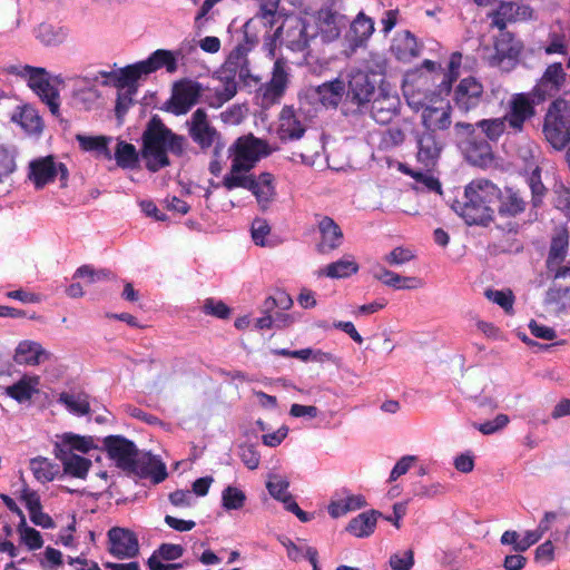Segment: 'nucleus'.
<instances>
[{
	"label": "nucleus",
	"instance_id": "nucleus-10",
	"mask_svg": "<svg viewBox=\"0 0 570 570\" xmlns=\"http://www.w3.org/2000/svg\"><path fill=\"white\" fill-rule=\"evenodd\" d=\"M421 124L425 131L441 132L450 128L452 124V107L448 100L433 96L421 110Z\"/></svg>",
	"mask_w": 570,
	"mask_h": 570
},
{
	"label": "nucleus",
	"instance_id": "nucleus-34",
	"mask_svg": "<svg viewBox=\"0 0 570 570\" xmlns=\"http://www.w3.org/2000/svg\"><path fill=\"white\" fill-rule=\"evenodd\" d=\"M58 448L65 451H78L86 454L90 450L96 449V444L92 436H83L68 432L61 436V441L59 443L55 444L53 452H56Z\"/></svg>",
	"mask_w": 570,
	"mask_h": 570
},
{
	"label": "nucleus",
	"instance_id": "nucleus-14",
	"mask_svg": "<svg viewBox=\"0 0 570 570\" xmlns=\"http://www.w3.org/2000/svg\"><path fill=\"white\" fill-rule=\"evenodd\" d=\"M483 92V85L476 78H463L454 90L455 106L461 111L469 112L481 104Z\"/></svg>",
	"mask_w": 570,
	"mask_h": 570
},
{
	"label": "nucleus",
	"instance_id": "nucleus-58",
	"mask_svg": "<svg viewBox=\"0 0 570 570\" xmlns=\"http://www.w3.org/2000/svg\"><path fill=\"white\" fill-rule=\"evenodd\" d=\"M393 570H410L414 564V553L412 550H404L391 556L389 561Z\"/></svg>",
	"mask_w": 570,
	"mask_h": 570
},
{
	"label": "nucleus",
	"instance_id": "nucleus-43",
	"mask_svg": "<svg viewBox=\"0 0 570 570\" xmlns=\"http://www.w3.org/2000/svg\"><path fill=\"white\" fill-rule=\"evenodd\" d=\"M569 245V236L566 230L559 232L552 239L550 253L548 257V268L549 271H553L554 266L561 264L567 255V249Z\"/></svg>",
	"mask_w": 570,
	"mask_h": 570
},
{
	"label": "nucleus",
	"instance_id": "nucleus-1",
	"mask_svg": "<svg viewBox=\"0 0 570 570\" xmlns=\"http://www.w3.org/2000/svg\"><path fill=\"white\" fill-rule=\"evenodd\" d=\"M187 140L168 128L158 115L151 116L141 135L140 157L150 173L170 166L168 153L181 157Z\"/></svg>",
	"mask_w": 570,
	"mask_h": 570
},
{
	"label": "nucleus",
	"instance_id": "nucleus-6",
	"mask_svg": "<svg viewBox=\"0 0 570 570\" xmlns=\"http://www.w3.org/2000/svg\"><path fill=\"white\" fill-rule=\"evenodd\" d=\"M546 139L556 149H562L570 142V101L557 99L544 117Z\"/></svg>",
	"mask_w": 570,
	"mask_h": 570
},
{
	"label": "nucleus",
	"instance_id": "nucleus-26",
	"mask_svg": "<svg viewBox=\"0 0 570 570\" xmlns=\"http://www.w3.org/2000/svg\"><path fill=\"white\" fill-rule=\"evenodd\" d=\"M358 264L352 255H344L340 259L327 264L317 272L318 276L330 278H346L358 272Z\"/></svg>",
	"mask_w": 570,
	"mask_h": 570
},
{
	"label": "nucleus",
	"instance_id": "nucleus-30",
	"mask_svg": "<svg viewBox=\"0 0 570 570\" xmlns=\"http://www.w3.org/2000/svg\"><path fill=\"white\" fill-rule=\"evenodd\" d=\"M563 77L564 73L560 63L550 65L546 69L539 83L533 89V94L539 97L553 94L559 89L563 81Z\"/></svg>",
	"mask_w": 570,
	"mask_h": 570
},
{
	"label": "nucleus",
	"instance_id": "nucleus-31",
	"mask_svg": "<svg viewBox=\"0 0 570 570\" xmlns=\"http://www.w3.org/2000/svg\"><path fill=\"white\" fill-rule=\"evenodd\" d=\"M144 68H146L148 75L165 68L167 72L174 73L177 71V58L176 55L166 49L155 50L146 60H142Z\"/></svg>",
	"mask_w": 570,
	"mask_h": 570
},
{
	"label": "nucleus",
	"instance_id": "nucleus-12",
	"mask_svg": "<svg viewBox=\"0 0 570 570\" xmlns=\"http://www.w3.org/2000/svg\"><path fill=\"white\" fill-rule=\"evenodd\" d=\"M567 552H570V524L551 531L550 537L537 547L534 561L548 566Z\"/></svg>",
	"mask_w": 570,
	"mask_h": 570
},
{
	"label": "nucleus",
	"instance_id": "nucleus-8",
	"mask_svg": "<svg viewBox=\"0 0 570 570\" xmlns=\"http://www.w3.org/2000/svg\"><path fill=\"white\" fill-rule=\"evenodd\" d=\"M202 92V83L183 78L173 85L170 98L161 109L175 116L186 115L199 101Z\"/></svg>",
	"mask_w": 570,
	"mask_h": 570
},
{
	"label": "nucleus",
	"instance_id": "nucleus-53",
	"mask_svg": "<svg viewBox=\"0 0 570 570\" xmlns=\"http://www.w3.org/2000/svg\"><path fill=\"white\" fill-rule=\"evenodd\" d=\"M316 554V551L307 547L305 543H299V546L287 543V557L295 561L308 558L313 563L314 570H317Z\"/></svg>",
	"mask_w": 570,
	"mask_h": 570
},
{
	"label": "nucleus",
	"instance_id": "nucleus-49",
	"mask_svg": "<svg viewBox=\"0 0 570 570\" xmlns=\"http://www.w3.org/2000/svg\"><path fill=\"white\" fill-rule=\"evenodd\" d=\"M37 96L41 99L42 102H45L48 107L50 112L53 116H59L60 111V95L57 88H55L50 81L48 82V86H43L42 91H36Z\"/></svg>",
	"mask_w": 570,
	"mask_h": 570
},
{
	"label": "nucleus",
	"instance_id": "nucleus-22",
	"mask_svg": "<svg viewBox=\"0 0 570 570\" xmlns=\"http://www.w3.org/2000/svg\"><path fill=\"white\" fill-rule=\"evenodd\" d=\"M50 353L40 343L35 341H21L16 347L13 360L19 365L35 366L49 360Z\"/></svg>",
	"mask_w": 570,
	"mask_h": 570
},
{
	"label": "nucleus",
	"instance_id": "nucleus-64",
	"mask_svg": "<svg viewBox=\"0 0 570 570\" xmlns=\"http://www.w3.org/2000/svg\"><path fill=\"white\" fill-rule=\"evenodd\" d=\"M554 205L570 219V189L559 186L554 190Z\"/></svg>",
	"mask_w": 570,
	"mask_h": 570
},
{
	"label": "nucleus",
	"instance_id": "nucleus-21",
	"mask_svg": "<svg viewBox=\"0 0 570 570\" xmlns=\"http://www.w3.org/2000/svg\"><path fill=\"white\" fill-rule=\"evenodd\" d=\"M374 95V85L370 81L368 75L363 71L352 73L348 81L347 96L358 107L364 108Z\"/></svg>",
	"mask_w": 570,
	"mask_h": 570
},
{
	"label": "nucleus",
	"instance_id": "nucleus-11",
	"mask_svg": "<svg viewBox=\"0 0 570 570\" xmlns=\"http://www.w3.org/2000/svg\"><path fill=\"white\" fill-rule=\"evenodd\" d=\"M532 96L535 95L533 92L513 94L508 101L504 118L514 132H521L525 121L535 115V102Z\"/></svg>",
	"mask_w": 570,
	"mask_h": 570
},
{
	"label": "nucleus",
	"instance_id": "nucleus-60",
	"mask_svg": "<svg viewBox=\"0 0 570 570\" xmlns=\"http://www.w3.org/2000/svg\"><path fill=\"white\" fill-rule=\"evenodd\" d=\"M137 90L135 89H124L118 90L117 101H116V116L118 118H121L130 108V106L134 102V96L136 95Z\"/></svg>",
	"mask_w": 570,
	"mask_h": 570
},
{
	"label": "nucleus",
	"instance_id": "nucleus-13",
	"mask_svg": "<svg viewBox=\"0 0 570 570\" xmlns=\"http://www.w3.org/2000/svg\"><path fill=\"white\" fill-rule=\"evenodd\" d=\"M108 551L118 559H131L139 554L136 533L129 529L114 527L108 533Z\"/></svg>",
	"mask_w": 570,
	"mask_h": 570
},
{
	"label": "nucleus",
	"instance_id": "nucleus-2",
	"mask_svg": "<svg viewBox=\"0 0 570 570\" xmlns=\"http://www.w3.org/2000/svg\"><path fill=\"white\" fill-rule=\"evenodd\" d=\"M499 188L489 180L471 181L461 199L452 205L454 212L469 225H485L493 218L492 205L498 202Z\"/></svg>",
	"mask_w": 570,
	"mask_h": 570
},
{
	"label": "nucleus",
	"instance_id": "nucleus-52",
	"mask_svg": "<svg viewBox=\"0 0 570 570\" xmlns=\"http://www.w3.org/2000/svg\"><path fill=\"white\" fill-rule=\"evenodd\" d=\"M223 507L227 510H237L243 508L246 497L244 492L234 487H227L223 491Z\"/></svg>",
	"mask_w": 570,
	"mask_h": 570
},
{
	"label": "nucleus",
	"instance_id": "nucleus-63",
	"mask_svg": "<svg viewBox=\"0 0 570 570\" xmlns=\"http://www.w3.org/2000/svg\"><path fill=\"white\" fill-rule=\"evenodd\" d=\"M37 38L45 45H56L61 41V35L51 24L41 23L37 30Z\"/></svg>",
	"mask_w": 570,
	"mask_h": 570
},
{
	"label": "nucleus",
	"instance_id": "nucleus-17",
	"mask_svg": "<svg viewBox=\"0 0 570 570\" xmlns=\"http://www.w3.org/2000/svg\"><path fill=\"white\" fill-rule=\"evenodd\" d=\"M317 230L320 234V242L317 243L320 253L328 254L342 245L343 232L333 218L320 216L317 219Z\"/></svg>",
	"mask_w": 570,
	"mask_h": 570
},
{
	"label": "nucleus",
	"instance_id": "nucleus-42",
	"mask_svg": "<svg viewBox=\"0 0 570 570\" xmlns=\"http://www.w3.org/2000/svg\"><path fill=\"white\" fill-rule=\"evenodd\" d=\"M498 200L500 202L499 213L504 216H515L525 208V202L512 189H507L503 194L499 191Z\"/></svg>",
	"mask_w": 570,
	"mask_h": 570
},
{
	"label": "nucleus",
	"instance_id": "nucleus-61",
	"mask_svg": "<svg viewBox=\"0 0 570 570\" xmlns=\"http://www.w3.org/2000/svg\"><path fill=\"white\" fill-rule=\"evenodd\" d=\"M509 423V417L508 415L505 414H499L495 416L494 420L492 421H488V422H484V423H481V424H476L474 423V428L478 429L481 433L485 434V435H489V434H493L498 431H500L501 429H503L504 426H507Z\"/></svg>",
	"mask_w": 570,
	"mask_h": 570
},
{
	"label": "nucleus",
	"instance_id": "nucleus-19",
	"mask_svg": "<svg viewBox=\"0 0 570 570\" xmlns=\"http://www.w3.org/2000/svg\"><path fill=\"white\" fill-rule=\"evenodd\" d=\"M28 178L37 189H41L46 185L53 183L56 179L55 157L49 155L30 161Z\"/></svg>",
	"mask_w": 570,
	"mask_h": 570
},
{
	"label": "nucleus",
	"instance_id": "nucleus-38",
	"mask_svg": "<svg viewBox=\"0 0 570 570\" xmlns=\"http://www.w3.org/2000/svg\"><path fill=\"white\" fill-rule=\"evenodd\" d=\"M58 402L63 404L70 413L77 416H83L90 413L89 396L86 393L72 394L62 392L59 394Z\"/></svg>",
	"mask_w": 570,
	"mask_h": 570
},
{
	"label": "nucleus",
	"instance_id": "nucleus-27",
	"mask_svg": "<svg viewBox=\"0 0 570 570\" xmlns=\"http://www.w3.org/2000/svg\"><path fill=\"white\" fill-rule=\"evenodd\" d=\"M380 515L381 513L376 510L362 512L348 522L346 531L356 538L370 537L375 530Z\"/></svg>",
	"mask_w": 570,
	"mask_h": 570
},
{
	"label": "nucleus",
	"instance_id": "nucleus-18",
	"mask_svg": "<svg viewBox=\"0 0 570 570\" xmlns=\"http://www.w3.org/2000/svg\"><path fill=\"white\" fill-rule=\"evenodd\" d=\"M189 136L202 149H207L214 144L217 130L209 124L203 108L196 109L191 115Z\"/></svg>",
	"mask_w": 570,
	"mask_h": 570
},
{
	"label": "nucleus",
	"instance_id": "nucleus-37",
	"mask_svg": "<svg viewBox=\"0 0 570 570\" xmlns=\"http://www.w3.org/2000/svg\"><path fill=\"white\" fill-rule=\"evenodd\" d=\"M76 140L79 142V147L83 151H94L99 156H104L107 159H111V153L109 150L110 137L106 136H86L78 134Z\"/></svg>",
	"mask_w": 570,
	"mask_h": 570
},
{
	"label": "nucleus",
	"instance_id": "nucleus-62",
	"mask_svg": "<svg viewBox=\"0 0 570 570\" xmlns=\"http://www.w3.org/2000/svg\"><path fill=\"white\" fill-rule=\"evenodd\" d=\"M239 456L243 463L249 469L255 470L259 465L261 456L252 444H244L239 448Z\"/></svg>",
	"mask_w": 570,
	"mask_h": 570
},
{
	"label": "nucleus",
	"instance_id": "nucleus-32",
	"mask_svg": "<svg viewBox=\"0 0 570 570\" xmlns=\"http://www.w3.org/2000/svg\"><path fill=\"white\" fill-rule=\"evenodd\" d=\"M11 117L13 122L19 124L29 134H40L43 128L42 118L30 105H24L18 108Z\"/></svg>",
	"mask_w": 570,
	"mask_h": 570
},
{
	"label": "nucleus",
	"instance_id": "nucleus-23",
	"mask_svg": "<svg viewBox=\"0 0 570 570\" xmlns=\"http://www.w3.org/2000/svg\"><path fill=\"white\" fill-rule=\"evenodd\" d=\"M55 456L58 459L63 468V472L77 479L85 480L92 465L91 461L87 458L75 454L70 451H65L58 448Z\"/></svg>",
	"mask_w": 570,
	"mask_h": 570
},
{
	"label": "nucleus",
	"instance_id": "nucleus-45",
	"mask_svg": "<svg viewBox=\"0 0 570 570\" xmlns=\"http://www.w3.org/2000/svg\"><path fill=\"white\" fill-rule=\"evenodd\" d=\"M320 100L325 106H336L344 91V83L340 80L324 83L318 87Z\"/></svg>",
	"mask_w": 570,
	"mask_h": 570
},
{
	"label": "nucleus",
	"instance_id": "nucleus-54",
	"mask_svg": "<svg viewBox=\"0 0 570 570\" xmlns=\"http://www.w3.org/2000/svg\"><path fill=\"white\" fill-rule=\"evenodd\" d=\"M18 530L21 535L22 542L28 547L29 550H37L43 546V540L40 532L33 528L21 527V522L19 523Z\"/></svg>",
	"mask_w": 570,
	"mask_h": 570
},
{
	"label": "nucleus",
	"instance_id": "nucleus-39",
	"mask_svg": "<svg viewBox=\"0 0 570 570\" xmlns=\"http://www.w3.org/2000/svg\"><path fill=\"white\" fill-rule=\"evenodd\" d=\"M365 505L366 501L364 497L351 494L345 498L332 501L328 505V513L332 518L337 519Z\"/></svg>",
	"mask_w": 570,
	"mask_h": 570
},
{
	"label": "nucleus",
	"instance_id": "nucleus-36",
	"mask_svg": "<svg viewBox=\"0 0 570 570\" xmlns=\"http://www.w3.org/2000/svg\"><path fill=\"white\" fill-rule=\"evenodd\" d=\"M400 169L414 179V189L420 191L441 193V184L430 170H414L406 165H400Z\"/></svg>",
	"mask_w": 570,
	"mask_h": 570
},
{
	"label": "nucleus",
	"instance_id": "nucleus-50",
	"mask_svg": "<svg viewBox=\"0 0 570 570\" xmlns=\"http://www.w3.org/2000/svg\"><path fill=\"white\" fill-rule=\"evenodd\" d=\"M415 252L409 247H395L384 256V262L391 266H400L413 261Z\"/></svg>",
	"mask_w": 570,
	"mask_h": 570
},
{
	"label": "nucleus",
	"instance_id": "nucleus-44",
	"mask_svg": "<svg viewBox=\"0 0 570 570\" xmlns=\"http://www.w3.org/2000/svg\"><path fill=\"white\" fill-rule=\"evenodd\" d=\"M30 469L35 478L42 483L52 481L58 473L57 465L41 456L30 460Z\"/></svg>",
	"mask_w": 570,
	"mask_h": 570
},
{
	"label": "nucleus",
	"instance_id": "nucleus-4",
	"mask_svg": "<svg viewBox=\"0 0 570 570\" xmlns=\"http://www.w3.org/2000/svg\"><path fill=\"white\" fill-rule=\"evenodd\" d=\"M228 155L232 166L226 176H247L263 157L269 155V149L265 140L248 134L238 137L229 146Z\"/></svg>",
	"mask_w": 570,
	"mask_h": 570
},
{
	"label": "nucleus",
	"instance_id": "nucleus-3",
	"mask_svg": "<svg viewBox=\"0 0 570 570\" xmlns=\"http://www.w3.org/2000/svg\"><path fill=\"white\" fill-rule=\"evenodd\" d=\"M337 14L330 11L320 14V23L316 26V19L313 14L304 12L303 16L288 14L287 22L291 23L287 38H289V48L292 50H303L311 38L317 35L320 29L326 39H334L340 35Z\"/></svg>",
	"mask_w": 570,
	"mask_h": 570
},
{
	"label": "nucleus",
	"instance_id": "nucleus-5",
	"mask_svg": "<svg viewBox=\"0 0 570 570\" xmlns=\"http://www.w3.org/2000/svg\"><path fill=\"white\" fill-rule=\"evenodd\" d=\"M102 443L109 459L115 461L119 469L139 475L151 473L145 466L146 460L150 461L149 455L139 453L132 441L122 435H108Z\"/></svg>",
	"mask_w": 570,
	"mask_h": 570
},
{
	"label": "nucleus",
	"instance_id": "nucleus-59",
	"mask_svg": "<svg viewBox=\"0 0 570 570\" xmlns=\"http://www.w3.org/2000/svg\"><path fill=\"white\" fill-rule=\"evenodd\" d=\"M371 273L375 279L382 282L384 285L397 288L400 283L399 274L389 271L382 265L373 266Z\"/></svg>",
	"mask_w": 570,
	"mask_h": 570
},
{
	"label": "nucleus",
	"instance_id": "nucleus-41",
	"mask_svg": "<svg viewBox=\"0 0 570 570\" xmlns=\"http://www.w3.org/2000/svg\"><path fill=\"white\" fill-rule=\"evenodd\" d=\"M495 55L490 58L491 65H499L504 58L518 56L520 48L508 32H502L494 42Z\"/></svg>",
	"mask_w": 570,
	"mask_h": 570
},
{
	"label": "nucleus",
	"instance_id": "nucleus-7",
	"mask_svg": "<svg viewBox=\"0 0 570 570\" xmlns=\"http://www.w3.org/2000/svg\"><path fill=\"white\" fill-rule=\"evenodd\" d=\"M274 177L269 173H262L257 177L253 174L247 176H225L223 186L227 190L244 188L253 193L262 209H266L275 197Z\"/></svg>",
	"mask_w": 570,
	"mask_h": 570
},
{
	"label": "nucleus",
	"instance_id": "nucleus-55",
	"mask_svg": "<svg viewBox=\"0 0 570 570\" xmlns=\"http://www.w3.org/2000/svg\"><path fill=\"white\" fill-rule=\"evenodd\" d=\"M203 312L220 320H227L230 316V308L222 301L207 298L203 305Z\"/></svg>",
	"mask_w": 570,
	"mask_h": 570
},
{
	"label": "nucleus",
	"instance_id": "nucleus-9",
	"mask_svg": "<svg viewBox=\"0 0 570 570\" xmlns=\"http://www.w3.org/2000/svg\"><path fill=\"white\" fill-rule=\"evenodd\" d=\"M431 78L421 71H412L405 75L402 90L409 107L414 111H420L433 96L440 94L430 92Z\"/></svg>",
	"mask_w": 570,
	"mask_h": 570
},
{
	"label": "nucleus",
	"instance_id": "nucleus-25",
	"mask_svg": "<svg viewBox=\"0 0 570 570\" xmlns=\"http://www.w3.org/2000/svg\"><path fill=\"white\" fill-rule=\"evenodd\" d=\"M391 51L399 60L411 61L420 55L421 46L411 32L401 31L393 38Z\"/></svg>",
	"mask_w": 570,
	"mask_h": 570
},
{
	"label": "nucleus",
	"instance_id": "nucleus-28",
	"mask_svg": "<svg viewBox=\"0 0 570 570\" xmlns=\"http://www.w3.org/2000/svg\"><path fill=\"white\" fill-rule=\"evenodd\" d=\"M39 384V376L23 375L17 383L6 389V394L17 402L23 403L38 393Z\"/></svg>",
	"mask_w": 570,
	"mask_h": 570
},
{
	"label": "nucleus",
	"instance_id": "nucleus-47",
	"mask_svg": "<svg viewBox=\"0 0 570 570\" xmlns=\"http://www.w3.org/2000/svg\"><path fill=\"white\" fill-rule=\"evenodd\" d=\"M515 21L514 2H502L492 13V26L503 30L509 22Z\"/></svg>",
	"mask_w": 570,
	"mask_h": 570
},
{
	"label": "nucleus",
	"instance_id": "nucleus-29",
	"mask_svg": "<svg viewBox=\"0 0 570 570\" xmlns=\"http://www.w3.org/2000/svg\"><path fill=\"white\" fill-rule=\"evenodd\" d=\"M374 32V21L365 13L360 12L351 23L348 40L353 48L363 46Z\"/></svg>",
	"mask_w": 570,
	"mask_h": 570
},
{
	"label": "nucleus",
	"instance_id": "nucleus-46",
	"mask_svg": "<svg viewBox=\"0 0 570 570\" xmlns=\"http://www.w3.org/2000/svg\"><path fill=\"white\" fill-rule=\"evenodd\" d=\"M507 122V119L504 117H501L483 119L479 121L476 126L481 129V131L485 135L488 139L497 141L504 134Z\"/></svg>",
	"mask_w": 570,
	"mask_h": 570
},
{
	"label": "nucleus",
	"instance_id": "nucleus-35",
	"mask_svg": "<svg viewBox=\"0 0 570 570\" xmlns=\"http://www.w3.org/2000/svg\"><path fill=\"white\" fill-rule=\"evenodd\" d=\"M10 73L19 75L21 77L28 78V86L32 89L33 92L42 91L43 86L47 87L49 79V73L45 68L41 67H32L26 65L22 67L21 71H18L17 67L9 68Z\"/></svg>",
	"mask_w": 570,
	"mask_h": 570
},
{
	"label": "nucleus",
	"instance_id": "nucleus-24",
	"mask_svg": "<svg viewBox=\"0 0 570 570\" xmlns=\"http://www.w3.org/2000/svg\"><path fill=\"white\" fill-rule=\"evenodd\" d=\"M417 160L424 166H433L443 148V142L436 132L425 131L417 140Z\"/></svg>",
	"mask_w": 570,
	"mask_h": 570
},
{
	"label": "nucleus",
	"instance_id": "nucleus-33",
	"mask_svg": "<svg viewBox=\"0 0 570 570\" xmlns=\"http://www.w3.org/2000/svg\"><path fill=\"white\" fill-rule=\"evenodd\" d=\"M557 518L558 515L556 512H546L537 529L528 530L524 532L523 538L520 540V544L517 547V552H523L537 543L544 533L551 530V525L557 520Z\"/></svg>",
	"mask_w": 570,
	"mask_h": 570
},
{
	"label": "nucleus",
	"instance_id": "nucleus-20",
	"mask_svg": "<svg viewBox=\"0 0 570 570\" xmlns=\"http://www.w3.org/2000/svg\"><path fill=\"white\" fill-rule=\"evenodd\" d=\"M148 72L146 68H144V62L138 61L134 65L126 66L121 68L118 72H101V76L106 78H110L114 82V86L118 90L124 89H135L137 90V82L142 76H147Z\"/></svg>",
	"mask_w": 570,
	"mask_h": 570
},
{
	"label": "nucleus",
	"instance_id": "nucleus-51",
	"mask_svg": "<svg viewBox=\"0 0 570 570\" xmlns=\"http://www.w3.org/2000/svg\"><path fill=\"white\" fill-rule=\"evenodd\" d=\"M16 170L14 155L0 145V184L4 183Z\"/></svg>",
	"mask_w": 570,
	"mask_h": 570
},
{
	"label": "nucleus",
	"instance_id": "nucleus-56",
	"mask_svg": "<svg viewBox=\"0 0 570 570\" xmlns=\"http://www.w3.org/2000/svg\"><path fill=\"white\" fill-rule=\"evenodd\" d=\"M253 242L258 246L268 245L266 236L271 233V227L263 218H255L250 227Z\"/></svg>",
	"mask_w": 570,
	"mask_h": 570
},
{
	"label": "nucleus",
	"instance_id": "nucleus-40",
	"mask_svg": "<svg viewBox=\"0 0 570 570\" xmlns=\"http://www.w3.org/2000/svg\"><path fill=\"white\" fill-rule=\"evenodd\" d=\"M139 156L136 147L124 140L118 141L115 150V159L117 165L124 169H135L139 166Z\"/></svg>",
	"mask_w": 570,
	"mask_h": 570
},
{
	"label": "nucleus",
	"instance_id": "nucleus-15",
	"mask_svg": "<svg viewBox=\"0 0 570 570\" xmlns=\"http://www.w3.org/2000/svg\"><path fill=\"white\" fill-rule=\"evenodd\" d=\"M285 90V62L283 58H277L274 65L272 79L262 85L257 94L262 98V106L267 108L278 102Z\"/></svg>",
	"mask_w": 570,
	"mask_h": 570
},
{
	"label": "nucleus",
	"instance_id": "nucleus-16",
	"mask_svg": "<svg viewBox=\"0 0 570 570\" xmlns=\"http://www.w3.org/2000/svg\"><path fill=\"white\" fill-rule=\"evenodd\" d=\"M399 107V96L381 87L371 101V115L376 122L387 124L396 116Z\"/></svg>",
	"mask_w": 570,
	"mask_h": 570
},
{
	"label": "nucleus",
	"instance_id": "nucleus-57",
	"mask_svg": "<svg viewBox=\"0 0 570 570\" xmlns=\"http://www.w3.org/2000/svg\"><path fill=\"white\" fill-rule=\"evenodd\" d=\"M281 0H261L262 18L269 27L276 23V18H282L285 14L277 11Z\"/></svg>",
	"mask_w": 570,
	"mask_h": 570
},
{
	"label": "nucleus",
	"instance_id": "nucleus-48",
	"mask_svg": "<svg viewBox=\"0 0 570 570\" xmlns=\"http://www.w3.org/2000/svg\"><path fill=\"white\" fill-rule=\"evenodd\" d=\"M528 169L532 171L529 178V186L532 191V202L534 206H539L542 202V197L546 194V187L541 181L540 170L535 161L530 164Z\"/></svg>",
	"mask_w": 570,
	"mask_h": 570
}]
</instances>
